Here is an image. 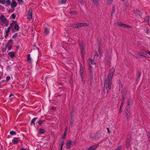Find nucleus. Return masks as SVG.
<instances>
[{
    "label": "nucleus",
    "instance_id": "40",
    "mask_svg": "<svg viewBox=\"0 0 150 150\" xmlns=\"http://www.w3.org/2000/svg\"><path fill=\"white\" fill-rule=\"evenodd\" d=\"M95 54L94 55V56H96L97 57H98L99 55L98 54V52L97 50H95Z\"/></svg>",
    "mask_w": 150,
    "mask_h": 150
},
{
    "label": "nucleus",
    "instance_id": "38",
    "mask_svg": "<svg viewBox=\"0 0 150 150\" xmlns=\"http://www.w3.org/2000/svg\"><path fill=\"white\" fill-rule=\"evenodd\" d=\"M16 17V15L14 14H12L11 16V18H12L13 19H15Z\"/></svg>",
    "mask_w": 150,
    "mask_h": 150
},
{
    "label": "nucleus",
    "instance_id": "15",
    "mask_svg": "<svg viewBox=\"0 0 150 150\" xmlns=\"http://www.w3.org/2000/svg\"><path fill=\"white\" fill-rule=\"evenodd\" d=\"M4 4L5 3H6V6H8L10 5L11 3V1L10 0H4Z\"/></svg>",
    "mask_w": 150,
    "mask_h": 150
},
{
    "label": "nucleus",
    "instance_id": "34",
    "mask_svg": "<svg viewBox=\"0 0 150 150\" xmlns=\"http://www.w3.org/2000/svg\"><path fill=\"white\" fill-rule=\"evenodd\" d=\"M18 2L19 4H22L23 3V0H18Z\"/></svg>",
    "mask_w": 150,
    "mask_h": 150
},
{
    "label": "nucleus",
    "instance_id": "10",
    "mask_svg": "<svg viewBox=\"0 0 150 150\" xmlns=\"http://www.w3.org/2000/svg\"><path fill=\"white\" fill-rule=\"evenodd\" d=\"M117 25L124 28H132V26H130L126 24L122 23H117Z\"/></svg>",
    "mask_w": 150,
    "mask_h": 150
},
{
    "label": "nucleus",
    "instance_id": "48",
    "mask_svg": "<svg viewBox=\"0 0 150 150\" xmlns=\"http://www.w3.org/2000/svg\"><path fill=\"white\" fill-rule=\"evenodd\" d=\"M107 131H108V133H110V131L109 130V128H107Z\"/></svg>",
    "mask_w": 150,
    "mask_h": 150
},
{
    "label": "nucleus",
    "instance_id": "2",
    "mask_svg": "<svg viewBox=\"0 0 150 150\" xmlns=\"http://www.w3.org/2000/svg\"><path fill=\"white\" fill-rule=\"evenodd\" d=\"M0 19L1 22L4 23L5 26L7 27L9 25V21L4 15H1L0 17Z\"/></svg>",
    "mask_w": 150,
    "mask_h": 150
},
{
    "label": "nucleus",
    "instance_id": "20",
    "mask_svg": "<svg viewBox=\"0 0 150 150\" xmlns=\"http://www.w3.org/2000/svg\"><path fill=\"white\" fill-rule=\"evenodd\" d=\"M71 142L70 141H69L66 144V146H67V149H68L70 146V145H71Z\"/></svg>",
    "mask_w": 150,
    "mask_h": 150
},
{
    "label": "nucleus",
    "instance_id": "3",
    "mask_svg": "<svg viewBox=\"0 0 150 150\" xmlns=\"http://www.w3.org/2000/svg\"><path fill=\"white\" fill-rule=\"evenodd\" d=\"M33 10L31 8H30L28 10L27 18L29 21L32 19Z\"/></svg>",
    "mask_w": 150,
    "mask_h": 150
},
{
    "label": "nucleus",
    "instance_id": "44",
    "mask_svg": "<svg viewBox=\"0 0 150 150\" xmlns=\"http://www.w3.org/2000/svg\"><path fill=\"white\" fill-rule=\"evenodd\" d=\"M43 122V121L42 120H40V121H38V124L39 125H41L42 123Z\"/></svg>",
    "mask_w": 150,
    "mask_h": 150
},
{
    "label": "nucleus",
    "instance_id": "55",
    "mask_svg": "<svg viewBox=\"0 0 150 150\" xmlns=\"http://www.w3.org/2000/svg\"><path fill=\"white\" fill-rule=\"evenodd\" d=\"M73 124V122L72 121H71V124L72 125Z\"/></svg>",
    "mask_w": 150,
    "mask_h": 150
},
{
    "label": "nucleus",
    "instance_id": "18",
    "mask_svg": "<svg viewBox=\"0 0 150 150\" xmlns=\"http://www.w3.org/2000/svg\"><path fill=\"white\" fill-rule=\"evenodd\" d=\"M27 61L31 63V59L30 57V54H28L27 57Z\"/></svg>",
    "mask_w": 150,
    "mask_h": 150
},
{
    "label": "nucleus",
    "instance_id": "64",
    "mask_svg": "<svg viewBox=\"0 0 150 150\" xmlns=\"http://www.w3.org/2000/svg\"><path fill=\"white\" fill-rule=\"evenodd\" d=\"M108 93V91H107V93Z\"/></svg>",
    "mask_w": 150,
    "mask_h": 150
},
{
    "label": "nucleus",
    "instance_id": "56",
    "mask_svg": "<svg viewBox=\"0 0 150 150\" xmlns=\"http://www.w3.org/2000/svg\"><path fill=\"white\" fill-rule=\"evenodd\" d=\"M1 72H0V79H1Z\"/></svg>",
    "mask_w": 150,
    "mask_h": 150
},
{
    "label": "nucleus",
    "instance_id": "13",
    "mask_svg": "<svg viewBox=\"0 0 150 150\" xmlns=\"http://www.w3.org/2000/svg\"><path fill=\"white\" fill-rule=\"evenodd\" d=\"M17 5V3L15 1H13L12 3H11L10 4L11 7L12 8H14L16 7Z\"/></svg>",
    "mask_w": 150,
    "mask_h": 150
},
{
    "label": "nucleus",
    "instance_id": "17",
    "mask_svg": "<svg viewBox=\"0 0 150 150\" xmlns=\"http://www.w3.org/2000/svg\"><path fill=\"white\" fill-rule=\"evenodd\" d=\"M132 102V99L130 98H129L127 101V108H129V105L131 104Z\"/></svg>",
    "mask_w": 150,
    "mask_h": 150
},
{
    "label": "nucleus",
    "instance_id": "1",
    "mask_svg": "<svg viewBox=\"0 0 150 150\" xmlns=\"http://www.w3.org/2000/svg\"><path fill=\"white\" fill-rule=\"evenodd\" d=\"M115 71V69L113 67L110 70L108 76L106 77H105L104 90H105V88L109 89H111L112 85L111 80Z\"/></svg>",
    "mask_w": 150,
    "mask_h": 150
},
{
    "label": "nucleus",
    "instance_id": "53",
    "mask_svg": "<svg viewBox=\"0 0 150 150\" xmlns=\"http://www.w3.org/2000/svg\"><path fill=\"white\" fill-rule=\"evenodd\" d=\"M56 108L55 107H52V110H55Z\"/></svg>",
    "mask_w": 150,
    "mask_h": 150
},
{
    "label": "nucleus",
    "instance_id": "4",
    "mask_svg": "<svg viewBox=\"0 0 150 150\" xmlns=\"http://www.w3.org/2000/svg\"><path fill=\"white\" fill-rule=\"evenodd\" d=\"M84 26H88V25L86 23H78L75 25V28H77Z\"/></svg>",
    "mask_w": 150,
    "mask_h": 150
},
{
    "label": "nucleus",
    "instance_id": "26",
    "mask_svg": "<svg viewBox=\"0 0 150 150\" xmlns=\"http://www.w3.org/2000/svg\"><path fill=\"white\" fill-rule=\"evenodd\" d=\"M10 133L11 135H15L16 134V132L13 131H11Z\"/></svg>",
    "mask_w": 150,
    "mask_h": 150
},
{
    "label": "nucleus",
    "instance_id": "31",
    "mask_svg": "<svg viewBox=\"0 0 150 150\" xmlns=\"http://www.w3.org/2000/svg\"><path fill=\"white\" fill-rule=\"evenodd\" d=\"M123 104H124V101H123V102H122L121 104V105L120 106V113H121V110L122 109V106H123Z\"/></svg>",
    "mask_w": 150,
    "mask_h": 150
},
{
    "label": "nucleus",
    "instance_id": "30",
    "mask_svg": "<svg viewBox=\"0 0 150 150\" xmlns=\"http://www.w3.org/2000/svg\"><path fill=\"white\" fill-rule=\"evenodd\" d=\"M41 134H43L45 132V130L44 129H41L39 130Z\"/></svg>",
    "mask_w": 150,
    "mask_h": 150
},
{
    "label": "nucleus",
    "instance_id": "14",
    "mask_svg": "<svg viewBox=\"0 0 150 150\" xmlns=\"http://www.w3.org/2000/svg\"><path fill=\"white\" fill-rule=\"evenodd\" d=\"M137 53L138 54L140 55L141 56L144 57H147L148 56V55L142 52H137Z\"/></svg>",
    "mask_w": 150,
    "mask_h": 150
},
{
    "label": "nucleus",
    "instance_id": "6",
    "mask_svg": "<svg viewBox=\"0 0 150 150\" xmlns=\"http://www.w3.org/2000/svg\"><path fill=\"white\" fill-rule=\"evenodd\" d=\"M100 137V132L96 133L94 136L93 137H91L93 139H99Z\"/></svg>",
    "mask_w": 150,
    "mask_h": 150
},
{
    "label": "nucleus",
    "instance_id": "16",
    "mask_svg": "<svg viewBox=\"0 0 150 150\" xmlns=\"http://www.w3.org/2000/svg\"><path fill=\"white\" fill-rule=\"evenodd\" d=\"M8 55L11 59L13 58L15 56V55L13 52H10L8 53Z\"/></svg>",
    "mask_w": 150,
    "mask_h": 150
},
{
    "label": "nucleus",
    "instance_id": "23",
    "mask_svg": "<svg viewBox=\"0 0 150 150\" xmlns=\"http://www.w3.org/2000/svg\"><path fill=\"white\" fill-rule=\"evenodd\" d=\"M14 28L16 31H18L19 30V27L18 25L17 24H16L15 25Z\"/></svg>",
    "mask_w": 150,
    "mask_h": 150
},
{
    "label": "nucleus",
    "instance_id": "47",
    "mask_svg": "<svg viewBox=\"0 0 150 150\" xmlns=\"http://www.w3.org/2000/svg\"><path fill=\"white\" fill-rule=\"evenodd\" d=\"M12 96H13V97H14V95L13 94H10V95H9V98H10L11 97H12Z\"/></svg>",
    "mask_w": 150,
    "mask_h": 150
},
{
    "label": "nucleus",
    "instance_id": "12",
    "mask_svg": "<svg viewBox=\"0 0 150 150\" xmlns=\"http://www.w3.org/2000/svg\"><path fill=\"white\" fill-rule=\"evenodd\" d=\"M20 139L18 138H15L12 140V142L14 144H16L19 141Z\"/></svg>",
    "mask_w": 150,
    "mask_h": 150
},
{
    "label": "nucleus",
    "instance_id": "37",
    "mask_svg": "<svg viewBox=\"0 0 150 150\" xmlns=\"http://www.w3.org/2000/svg\"><path fill=\"white\" fill-rule=\"evenodd\" d=\"M89 61L91 64H95V63L93 60L92 59H91V60H89Z\"/></svg>",
    "mask_w": 150,
    "mask_h": 150
},
{
    "label": "nucleus",
    "instance_id": "36",
    "mask_svg": "<svg viewBox=\"0 0 150 150\" xmlns=\"http://www.w3.org/2000/svg\"><path fill=\"white\" fill-rule=\"evenodd\" d=\"M66 132H65L62 138V140L64 139V138H65V136L66 135Z\"/></svg>",
    "mask_w": 150,
    "mask_h": 150
},
{
    "label": "nucleus",
    "instance_id": "11",
    "mask_svg": "<svg viewBox=\"0 0 150 150\" xmlns=\"http://www.w3.org/2000/svg\"><path fill=\"white\" fill-rule=\"evenodd\" d=\"M80 73L81 75V79H82V80H83V68L82 67L81 64V66L80 67Z\"/></svg>",
    "mask_w": 150,
    "mask_h": 150
},
{
    "label": "nucleus",
    "instance_id": "62",
    "mask_svg": "<svg viewBox=\"0 0 150 150\" xmlns=\"http://www.w3.org/2000/svg\"><path fill=\"white\" fill-rule=\"evenodd\" d=\"M11 24H12V23H11V24H10V25H11Z\"/></svg>",
    "mask_w": 150,
    "mask_h": 150
},
{
    "label": "nucleus",
    "instance_id": "45",
    "mask_svg": "<svg viewBox=\"0 0 150 150\" xmlns=\"http://www.w3.org/2000/svg\"><path fill=\"white\" fill-rule=\"evenodd\" d=\"M0 4H4V0H0Z\"/></svg>",
    "mask_w": 150,
    "mask_h": 150
},
{
    "label": "nucleus",
    "instance_id": "61",
    "mask_svg": "<svg viewBox=\"0 0 150 150\" xmlns=\"http://www.w3.org/2000/svg\"><path fill=\"white\" fill-rule=\"evenodd\" d=\"M6 48L4 50V51H6V48H7L6 46Z\"/></svg>",
    "mask_w": 150,
    "mask_h": 150
},
{
    "label": "nucleus",
    "instance_id": "41",
    "mask_svg": "<svg viewBox=\"0 0 150 150\" xmlns=\"http://www.w3.org/2000/svg\"><path fill=\"white\" fill-rule=\"evenodd\" d=\"M91 81V82L93 79V74L91 73L90 75Z\"/></svg>",
    "mask_w": 150,
    "mask_h": 150
},
{
    "label": "nucleus",
    "instance_id": "43",
    "mask_svg": "<svg viewBox=\"0 0 150 150\" xmlns=\"http://www.w3.org/2000/svg\"><path fill=\"white\" fill-rule=\"evenodd\" d=\"M98 51L99 52V54H101V50L100 47H99L98 48Z\"/></svg>",
    "mask_w": 150,
    "mask_h": 150
},
{
    "label": "nucleus",
    "instance_id": "60",
    "mask_svg": "<svg viewBox=\"0 0 150 150\" xmlns=\"http://www.w3.org/2000/svg\"><path fill=\"white\" fill-rule=\"evenodd\" d=\"M107 62L108 63V64H110V61H109L108 62Z\"/></svg>",
    "mask_w": 150,
    "mask_h": 150
},
{
    "label": "nucleus",
    "instance_id": "24",
    "mask_svg": "<svg viewBox=\"0 0 150 150\" xmlns=\"http://www.w3.org/2000/svg\"><path fill=\"white\" fill-rule=\"evenodd\" d=\"M49 33V30L47 28H45V32H44L45 34L46 35L48 34Z\"/></svg>",
    "mask_w": 150,
    "mask_h": 150
},
{
    "label": "nucleus",
    "instance_id": "7",
    "mask_svg": "<svg viewBox=\"0 0 150 150\" xmlns=\"http://www.w3.org/2000/svg\"><path fill=\"white\" fill-rule=\"evenodd\" d=\"M83 42H82V43H80V44L79 45V46H80V49L81 50V52L82 55L83 57V56L84 55V50H83L84 46H83Z\"/></svg>",
    "mask_w": 150,
    "mask_h": 150
},
{
    "label": "nucleus",
    "instance_id": "59",
    "mask_svg": "<svg viewBox=\"0 0 150 150\" xmlns=\"http://www.w3.org/2000/svg\"><path fill=\"white\" fill-rule=\"evenodd\" d=\"M140 42H137V44L139 45L140 44Z\"/></svg>",
    "mask_w": 150,
    "mask_h": 150
},
{
    "label": "nucleus",
    "instance_id": "19",
    "mask_svg": "<svg viewBox=\"0 0 150 150\" xmlns=\"http://www.w3.org/2000/svg\"><path fill=\"white\" fill-rule=\"evenodd\" d=\"M37 119V117H34L30 123V124L31 125H35V122Z\"/></svg>",
    "mask_w": 150,
    "mask_h": 150
},
{
    "label": "nucleus",
    "instance_id": "22",
    "mask_svg": "<svg viewBox=\"0 0 150 150\" xmlns=\"http://www.w3.org/2000/svg\"><path fill=\"white\" fill-rule=\"evenodd\" d=\"M96 5H99V0H91Z\"/></svg>",
    "mask_w": 150,
    "mask_h": 150
},
{
    "label": "nucleus",
    "instance_id": "63",
    "mask_svg": "<svg viewBox=\"0 0 150 150\" xmlns=\"http://www.w3.org/2000/svg\"><path fill=\"white\" fill-rule=\"evenodd\" d=\"M91 83H90V84H91Z\"/></svg>",
    "mask_w": 150,
    "mask_h": 150
},
{
    "label": "nucleus",
    "instance_id": "39",
    "mask_svg": "<svg viewBox=\"0 0 150 150\" xmlns=\"http://www.w3.org/2000/svg\"><path fill=\"white\" fill-rule=\"evenodd\" d=\"M17 35H18L17 33H16L14 34V35L13 36L12 38L13 39H15L16 38V37L17 36Z\"/></svg>",
    "mask_w": 150,
    "mask_h": 150
},
{
    "label": "nucleus",
    "instance_id": "8",
    "mask_svg": "<svg viewBox=\"0 0 150 150\" xmlns=\"http://www.w3.org/2000/svg\"><path fill=\"white\" fill-rule=\"evenodd\" d=\"M11 30V27H8L7 29H5V33H4V35H5V38H6L8 36L9 33L10 31Z\"/></svg>",
    "mask_w": 150,
    "mask_h": 150
},
{
    "label": "nucleus",
    "instance_id": "33",
    "mask_svg": "<svg viewBox=\"0 0 150 150\" xmlns=\"http://www.w3.org/2000/svg\"><path fill=\"white\" fill-rule=\"evenodd\" d=\"M67 0H61L59 1V3L60 4H62L64 3Z\"/></svg>",
    "mask_w": 150,
    "mask_h": 150
},
{
    "label": "nucleus",
    "instance_id": "21",
    "mask_svg": "<svg viewBox=\"0 0 150 150\" xmlns=\"http://www.w3.org/2000/svg\"><path fill=\"white\" fill-rule=\"evenodd\" d=\"M130 140L128 139L127 140L126 142V147L127 148H128L129 145Z\"/></svg>",
    "mask_w": 150,
    "mask_h": 150
},
{
    "label": "nucleus",
    "instance_id": "29",
    "mask_svg": "<svg viewBox=\"0 0 150 150\" xmlns=\"http://www.w3.org/2000/svg\"><path fill=\"white\" fill-rule=\"evenodd\" d=\"M77 12L76 11H70V13L72 15H75L77 13Z\"/></svg>",
    "mask_w": 150,
    "mask_h": 150
},
{
    "label": "nucleus",
    "instance_id": "54",
    "mask_svg": "<svg viewBox=\"0 0 150 150\" xmlns=\"http://www.w3.org/2000/svg\"><path fill=\"white\" fill-rule=\"evenodd\" d=\"M90 74L91 73L92 74V70H90Z\"/></svg>",
    "mask_w": 150,
    "mask_h": 150
},
{
    "label": "nucleus",
    "instance_id": "50",
    "mask_svg": "<svg viewBox=\"0 0 150 150\" xmlns=\"http://www.w3.org/2000/svg\"><path fill=\"white\" fill-rule=\"evenodd\" d=\"M12 47V46H11L10 47H9L8 48V50H10L11 49Z\"/></svg>",
    "mask_w": 150,
    "mask_h": 150
},
{
    "label": "nucleus",
    "instance_id": "42",
    "mask_svg": "<svg viewBox=\"0 0 150 150\" xmlns=\"http://www.w3.org/2000/svg\"><path fill=\"white\" fill-rule=\"evenodd\" d=\"M122 102H123V101H124V103L125 102V97H124V95H122Z\"/></svg>",
    "mask_w": 150,
    "mask_h": 150
},
{
    "label": "nucleus",
    "instance_id": "57",
    "mask_svg": "<svg viewBox=\"0 0 150 150\" xmlns=\"http://www.w3.org/2000/svg\"><path fill=\"white\" fill-rule=\"evenodd\" d=\"M20 150H26L25 149H21Z\"/></svg>",
    "mask_w": 150,
    "mask_h": 150
},
{
    "label": "nucleus",
    "instance_id": "46",
    "mask_svg": "<svg viewBox=\"0 0 150 150\" xmlns=\"http://www.w3.org/2000/svg\"><path fill=\"white\" fill-rule=\"evenodd\" d=\"M10 79V77L9 76H8L6 77V80L7 81H8Z\"/></svg>",
    "mask_w": 150,
    "mask_h": 150
},
{
    "label": "nucleus",
    "instance_id": "49",
    "mask_svg": "<svg viewBox=\"0 0 150 150\" xmlns=\"http://www.w3.org/2000/svg\"><path fill=\"white\" fill-rule=\"evenodd\" d=\"M140 11H139V10H137L136 11V13H138L139 14V15H140Z\"/></svg>",
    "mask_w": 150,
    "mask_h": 150
},
{
    "label": "nucleus",
    "instance_id": "35",
    "mask_svg": "<svg viewBox=\"0 0 150 150\" xmlns=\"http://www.w3.org/2000/svg\"><path fill=\"white\" fill-rule=\"evenodd\" d=\"M122 148V147L121 146H118L117 149H115L116 150H120Z\"/></svg>",
    "mask_w": 150,
    "mask_h": 150
},
{
    "label": "nucleus",
    "instance_id": "27",
    "mask_svg": "<svg viewBox=\"0 0 150 150\" xmlns=\"http://www.w3.org/2000/svg\"><path fill=\"white\" fill-rule=\"evenodd\" d=\"M122 88V83H119V91L120 92L121 91V89Z\"/></svg>",
    "mask_w": 150,
    "mask_h": 150
},
{
    "label": "nucleus",
    "instance_id": "28",
    "mask_svg": "<svg viewBox=\"0 0 150 150\" xmlns=\"http://www.w3.org/2000/svg\"><path fill=\"white\" fill-rule=\"evenodd\" d=\"M64 145V141L62 140L61 142V150H62V147Z\"/></svg>",
    "mask_w": 150,
    "mask_h": 150
},
{
    "label": "nucleus",
    "instance_id": "9",
    "mask_svg": "<svg viewBox=\"0 0 150 150\" xmlns=\"http://www.w3.org/2000/svg\"><path fill=\"white\" fill-rule=\"evenodd\" d=\"M130 112V110L129 108H127L126 110L125 113L126 117L128 121H129V120Z\"/></svg>",
    "mask_w": 150,
    "mask_h": 150
},
{
    "label": "nucleus",
    "instance_id": "32",
    "mask_svg": "<svg viewBox=\"0 0 150 150\" xmlns=\"http://www.w3.org/2000/svg\"><path fill=\"white\" fill-rule=\"evenodd\" d=\"M127 92V91L126 89H125L123 91V94L124 95H125V96H126V95Z\"/></svg>",
    "mask_w": 150,
    "mask_h": 150
},
{
    "label": "nucleus",
    "instance_id": "58",
    "mask_svg": "<svg viewBox=\"0 0 150 150\" xmlns=\"http://www.w3.org/2000/svg\"><path fill=\"white\" fill-rule=\"evenodd\" d=\"M12 40H9L8 41V42H12Z\"/></svg>",
    "mask_w": 150,
    "mask_h": 150
},
{
    "label": "nucleus",
    "instance_id": "52",
    "mask_svg": "<svg viewBox=\"0 0 150 150\" xmlns=\"http://www.w3.org/2000/svg\"><path fill=\"white\" fill-rule=\"evenodd\" d=\"M146 53L149 54V55H150V52L149 51H148L147 52H146Z\"/></svg>",
    "mask_w": 150,
    "mask_h": 150
},
{
    "label": "nucleus",
    "instance_id": "51",
    "mask_svg": "<svg viewBox=\"0 0 150 150\" xmlns=\"http://www.w3.org/2000/svg\"><path fill=\"white\" fill-rule=\"evenodd\" d=\"M72 113H71V119H72L73 117V116L72 115Z\"/></svg>",
    "mask_w": 150,
    "mask_h": 150
},
{
    "label": "nucleus",
    "instance_id": "25",
    "mask_svg": "<svg viewBox=\"0 0 150 150\" xmlns=\"http://www.w3.org/2000/svg\"><path fill=\"white\" fill-rule=\"evenodd\" d=\"M150 17L149 16H146L145 18V20L147 22V23H148Z\"/></svg>",
    "mask_w": 150,
    "mask_h": 150
},
{
    "label": "nucleus",
    "instance_id": "5",
    "mask_svg": "<svg viewBox=\"0 0 150 150\" xmlns=\"http://www.w3.org/2000/svg\"><path fill=\"white\" fill-rule=\"evenodd\" d=\"M99 144H97L95 145H93L89 147L88 148H87L86 150H94L96 148L98 147Z\"/></svg>",
    "mask_w": 150,
    "mask_h": 150
}]
</instances>
